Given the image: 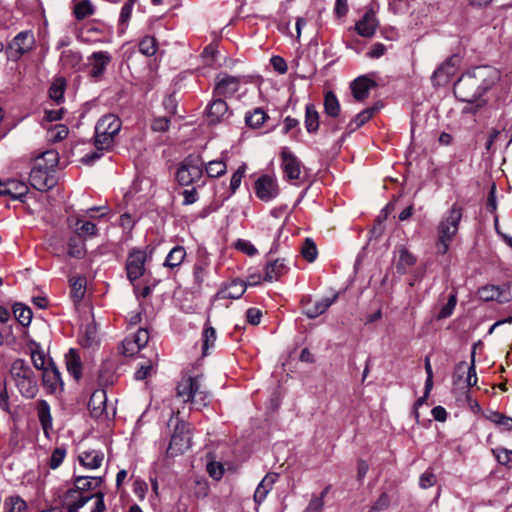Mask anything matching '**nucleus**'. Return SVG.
<instances>
[{"instance_id":"obj_29","label":"nucleus","mask_w":512,"mask_h":512,"mask_svg":"<svg viewBox=\"0 0 512 512\" xmlns=\"http://www.w3.org/2000/svg\"><path fill=\"white\" fill-rule=\"evenodd\" d=\"M104 454L100 450L83 451L79 455L80 463L89 469H97L102 465Z\"/></svg>"},{"instance_id":"obj_46","label":"nucleus","mask_w":512,"mask_h":512,"mask_svg":"<svg viewBox=\"0 0 512 512\" xmlns=\"http://www.w3.org/2000/svg\"><path fill=\"white\" fill-rule=\"evenodd\" d=\"M40 161L43 164V167L47 168L49 171L53 172L54 168L57 166L59 161L58 153L54 150H48L42 153L37 159L36 162Z\"/></svg>"},{"instance_id":"obj_30","label":"nucleus","mask_w":512,"mask_h":512,"mask_svg":"<svg viewBox=\"0 0 512 512\" xmlns=\"http://www.w3.org/2000/svg\"><path fill=\"white\" fill-rule=\"evenodd\" d=\"M65 362L68 372L76 379L79 380L82 375V364L78 352L75 349H70L65 355Z\"/></svg>"},{"instance_id":"obj_3","label":"nucleus","mask_w":512,"mask_h":512,"mask_svg":"<svg viewBox=\"0 0 512 512\" xmlns=\"http://www.w3.org/2000/svg\"><path fill=\"white\" fill-rule=\"evenodd\" d=\"M176 395L183 403H190L197 410L206 407L211 398L209 391L203 385L199 376L183 377L176 387Z\"/></svg>"},{"instance_id":"obj_2","label":"nucleus","mask_w":512,"mask_h":512,"mask_svg":"<svg viewBox=\"0 0 512 512\" xmlns=\"http://www.w3.org/2000/svg\"><path fill=\"white\" fill-rule=\"evenodd\" d=\"M463 216V208L454 203L446 211L437 225L436 249L440 255H445L458 233L459 225Z\"/></svg>"},{"instance_id":"obj_45","label":"nucleus","mask_w":512,"mask_h":512,"mask_svg":"<svg viewBox=\"0 0 512 512\" xmlns=\"http://www.w3.org/2000/svg\"><path fill=\"white\" fill-rule=\"evenodd\" d=\"M75 232L81 236H95L97 234V227L94 223L89 221H82L81 219H77L74 224Z\"/></svg>"},{"instance_id":"obj_38","label":"nucleus","mask_w":512,"mask_h":512,"mask_svg":"<svg viewBox=\"0 0 512 512\" xmlns=\"http://www.w3.org/2000/svg\"><path fill=\"white\" fill-rule=\"evenodd\" d=\"M71 286V297L74 302H80L85 295L86 291V279L85 277H75L70 279Z\"/></svg>"},{"instance_id":"obj_25","label":"nucleus","mask_w":512,"mask_h":512,"mask_svg":"<svg viewBox=\"0 0 512 512\" xmlns=\"http://www.w3.org/2000/svg\"><path fill=\"white\" fill-rule=\"evenodd\" d=\"M42 372L43 384L50 392L56 391L62 385L61 374L53 362H49L48 368Z\"/></svg>"},{"instance_id":"obj_39","label":"nucleus","mask_w":512,"mask_h":512,"mask_svg":"<svg viewBox=\"0 0 512 512\" xmlns=\"http://www.w3.org/2000/svg\"><path fill=\"white\" fill-rule=\"evenodd\" d=\"M13 313L17 321L24 327L28 326L32 320V310L23 305L22 303H16L13 305Z\"/></svg>"},{"instance_id":"obj_37","label":"nucleus","mask_w":512,"mask_h":512,"mask_svg":"<svg viewBox=\"0 0 512 512\" xmlns=\"http://www.w3.org/2000/svg\"><path fill=\"white\" fill-rule=\"evenodd\" d=\"M267 113L261 108H255L253 111H250L245 116L246 124L253 128L257 129L261 127V125L268 119Z\"/></svg>"},{"instance_id":"obj_17","label":"nucleus","mask_w":512,"mask_h":512,"mask_svg":"<svg viewBox=\"0 0 512 512\" xmlns=\"http://www.w3.org/2000/svg\"><path fill=\"white\" fill-rule=\"evenodd\" d=\"M378 25L375 11L373 8H369L363 17L356 22L355 30L360 36L370 38L375 34Z\"/></svg>"},{"instance_id":"obj_9","label":"nucleus","mask_w":512,"mask_h":512,"mask_svg":"<svg viewBox=\"0 0 512 512\" xmlns=\"http://www.w3.org/2000/svg\"><path fill=\"white\" fill-rule=\"evenodd\" d=\"M146 260L147 255L143 250L134 249L128 254L125 268L127 278L131 283H134L144 275Z\"/></svg>"},{"instance_id":"obj_22","label":"nucleus","mask_w":512,"mask_h":512,"mask_svg":"<svg viewBox=\"0 0 512 512\" xmlns=\"http://www.w3.org/2000/svg\"><path fill=\"white\" fill-rule=\"evenodd\" d=\"M247 284L240 279H234L216 294V299H239L246 291Z\"/></svg>"},{"instance_id":"obj_13","label":"nucleus","mask_w":512,"mask_h":512,"mask_svg":"<svg viewBox=\"0 0 512 512\" xmlns=\"http://www.w3.org/2000/svg\"><path fill=\"white\" fill-rule=\"evenodd\" d=\"M89 75L95 80L103 77L107 67L112 62V56L107 51H96L88 57Z\"/></svg>"},{"instance_id":"obj_23","label":"nucleus","mask_w":512,"mask_h":512,"mask_svg":"<svg viewBox=\"0 0 512 512\" xmlns=\"http://www.w3.org/2000/svg\"><path fill=\"white\" fill-rule=\"evenodd\" d=\"M376 82L369 77L363 75L356 78L350 85L353 97L357 101H362L369 96L371 88L376 87Z\"/></svg>"},{"instance_id":"obj_60","label":"nucleus","mask_w":512,"mask_h":512,"mask_svg":"<svg viewBox=\"0 0 512 512\" xmlns=\"http://www.w3.org/2000/svg\"><path fill=\"white\" fill-rule=\"evenodd\" d=\"M135 3V0H127V2L123 5L121 12H120V18L119 22L122 25H126L131 17L132 8Z\"/></svg>"},{"instance_id":"obj_11","label":"nucleus","mask_w":512,"mask_h":512,"mask_svg":"<svg viewBox=\"0 0 512 512\" xmlns=\"http://www.w3.org/2000/svg\"><path fill=\"white\" fill-rule=\"evenodd\" d=\"M241 78L237 76H231L228 74H219L216 77V84L214 87V97H231L240 88Z\"/></svg>"},{"instance_id":"obj_15","label":"nucleus","mask_w":512,"mask_h":512,"mask_svg":"<svg viewBox=\"0 0 512 512\" xmlns=\"http://www.w3.org/2000/svg\"><path fill=\"white\" fill-rule=\"evenodd\" d=\"M93 498L92 494L80 493L74 486L69 488L62 496L60 502L67 512H78L88 501Z\"/></svg>"},{"instance_id":"obj_49","label":"nucleus","mask_w":512,"mask_h":512,"mask_svg":"<svg viewBox=\"0 0 512 512\" xmlns=\"http://www.w3.org/2000/svg\"><path fill=\"white\" fill-rule=\"evenodd\" d=\"M488 418L491 422L499 426L502 431H512V418L500 412H493Z\"/></svg>"},{"instance_id":"obj_41","label":"nucleus","mask_w":512,"mask_h":512,"mask_svg":"<svg viewBox=\"0 0 512 512\" xmlns=\"http://www.w3.org/2000/svg\"><path fill=\"white\" fill-rule=\"evenodd\" d=\"M26 509L27 504L20 496H9L4 501L5 512H24Z\"/></svg>"},{"instance_id":"obj_51","label":"nucleus","mask_w":512,"mask_h":512,"mask_svg":"<svg viewBox=\"0 0 512 512\" xmlns=\"http://www.w3.org/2000/svg\"><path fill=\"white\" fill-rule=\"evenodd\" d=\"M216 331L212 326L206 325L202 334V350L203 355H207V351L209 348L214 347L215 341H216Z\"/></svg>"},{"instance_id":"obj_12","label":"nucleus","mask_w":512,"mask_h":512,"mask_svg":"<svg viewBox=\"0 0 512 512\" xmlns=\"http://www.w3.org/2000/svg\"><path fill=\"white\" fill-rule=\"evenodd\" d=\"M43 164L38 161L35 163L30 172L29 181L32 187L39 191L50 189L54 185V177Z\"/></svg>"},{"instance_id":"obj_42","label":"nucleus","mask_w":512,"mask_h":512,"mask_svg":"<svg viewBox=\"0 0 512 512\" xmlns=\"http://www.w3.org/2000/svg\"><path fill=\"white\" fill-rule=\"evenodd\" d=\"M81 60V54L71 49L63 51L60 58V62L65 68H75L80 64Z\"/></svg>"},{"instance_id":"obj_35","label":"nucleus","mask_w":512,"mask_h":512,"mask_svg":"<svg viewBox=\"0 0 512 512\" xmlns=\"http://www.w3.org/2000/svg\"><path fill=\"white\" fill-rule=\"evenodd\" d=\"M324 110L327 116L336 118L339 116L341 107L336 95L332 91L325 93Z\"/></svg>"},{"instance_id":"obj_31","label":"nucleus","mask_w":512,"mask_h":512,"mask_svg":"<svg viewBox=\"0 0 512 512\" xmlns=\"http://www.w3.org/2000/svg\"><path fill=\"white\" fill-rule=\"evenodd\" d=\"M37 413L42 429L45 435L48 436L49 430L52 428V416L50 412V406L47 401H38Z\"/></svg>"},{"instance_id":"obj_53","label":"nucleus","mask_w":512,"mask_h":512,"mask_svg":"<svg viewBox=\"0 0 512 512\" xmlns=\"http://www.w3.org/2000/svg\"><path fill=\"white\" fill-rule=\"evenodd\" d=\"M327 493L328 487L321 492L320 496H313L304 512H321L324 507V498Z\"/></svg>"},{"instance_id":"obj_55","label":"nucleus","mask_w":512,"mask_h":512,"mask_svg":"<svg viewBox=\"0 0 512 512\" xmlns=\"http://www.w3.org/2000/svg\"><path fill=\"white\" fill-rule=\"evenodd\" d=\"M68 254L70 257L80 259L85 255V245L76 239H70L68 243Z\"/></svg>"},{"instance_id":"obj_10","label":"nucleus","mask_w":512,"mask_h":512,"mask_svg":"<svg viewBox=\"0 0 512 512\" xmlns=\"http://www.w3.org/2000/svg\"><path fill=\"white\" fill-rule=\"evenodd\" d=\"M280 156L284 178L289 182L299 180L301 176V162L298 158L287 148L282 149Z\"/></svg>"},{"instance_id":"obj_21","label":"nucleus","mask_w":512,"mask_h":512,"mask_svg":"<svg viewBox=\"0 0 512 512\" xmlns=\"http://www.w3.org/2000/svg\"><path fill=\"white\" fill-rule=\"evenodd\" d=\"M335 299H336V296H334L332 298H323V299L315 301V302H312L311 299L304 300L302 303L303 313L308 318H311V319L316 318V317L322 315L323 313H325L326 310L333 304Z\"/></svg>"},{"instance_id":"obj_48","label":"nucleus","mask_w":512,"mask_h":512,"mask_svg":"<svg viewBox=\"0 0 512 512\" xmlns=\"http://www.w3.org/2000/svg\"><path fill=\"white\" fill-rule=\"evenodd\" d=\"M69 130L63 124H55L48 129V139L51 142H60L67 137Z\"/></svg>"},{"instance_id":"obj_1","label":"nucleus","mask_w":512,"mask_h":512,"mask_svg":"<svg viewBox=\"0 0 512 512\" xmlns=\"http://www.w3.org/2000/svg\"><path fill=\"white\" fill-rule=\"evenodd\" d=\"M500 78L499 71L491 66H478L464 73L454 84V95L457 99L474 106L463 109L465 113H476L486 103L481 99Z\"/></svg>"},{"instance_id":"obj_32","label":"nucleus","mask_w":512,"mask_h":512,"mask_svg":"<svg viewBox=\"0 0 512 512\" xmlns=\"http://www.w3.org/2000/svg\"><path fill=\"white\" fill-rule=\"evenodd\" d=\"M102 483L101 477H87L78 476L74 480V487L83 494H88L90 490H93L100 486Z\"/></svg>"},{"instance_id":"obj_54","label":"nucleus","mask_w":512,"mask_h":512,"mask_svg":"<svg viewBox=\"0 0 512 512\" xmlns=\"http://www.w3.org/2000/svg\"><path fill=\"white\" fill-rule=\"evenodd\" d=\"M207 275L208 264L205 261L196 263L193 269V276L197 285L200 286L205 281Z\"/></svg>"},{"instance_id":"obj_50","label":"nucleus","mask_w":512,"mask_h":512,"mask_svg":"<svg viewBox=\"0 0 512 512\" xmlns=\"http://www.w3.org/2000/svg\"><path fill=\"white\" fill-rule=\"evenodd\" d=\"M457 304V295L456 293H451L449 299L445 305H443L438 314L436 315L437 320H442L450 317L456 307Z\"/></svg>"},{"instance_id":"obj_18","label":"nucleus","mask_w":512,"mask_h":512,"mask_svg":"<svg viewBox=\"0 0 512 512\" xmlns=\"http://www.w3.org/2000/svg\"><path fill=\"white\" fill-rule=\"evenodd\" d=\"M28 190V186L19 180L9 179L7 181L0 182V196H9L12 200L23 201Z\"/></svg>"},{"instance_id":"obj_20","label":"nucleus","mask_w":512,"mask_h":512,"mask_svg":"<svg viewBox=\"0 0 512 512\" xmlns=\"http://www.w3.org/2000/svg\"><path fill=\"white\" fill-rule=\"evenodd\" d=\"M229 115L227 103L219 98L215 99L209 104L206 110L207 121L210 124H217L225 120Z\"/></svg>"},{"instance_id":"obj_61","label":"nucleus","mask_w":512,"mask_h":512,"mask_svg":"<svg viewBox=\"0 0 512 512\" xmlns=\"http://www.w3.org/2000/svg\"><path fill=\"white\" fill-rule=\"evenodd\" d=\"M208 474L215 480H219L224 473L223 465L219 462H209L207 464Z\"/></svg>"},{"instance_id":"obj_8","label":"nucleus","mask_w":512,"mask_h":512,"mask_svg":"<svg viewBox=\"0 0 512 512\" xmlns=\"http://www.w3.org/2000/svg\"><path fill=\"white\" fill-rule=\"evenodd\" d=\"M35 45V37L32 31L26 30L18 33L8 45L6 53L8 58L14 61L31 51Z\"/></svg>"},{"instance_id":"obj_7","label":"nucleus","mask_w":512,"mask_h":512,"mask_svg":"<svg viewBox=\"0 0 512 512\" xmlns=\"http://www.w3.org/2000/svg\"><path fill=\"white\" fill-rule=\"evenodd\" d=\"M191 446L189 427L185 422H178L172 434L170 444L167 448L169 456L183 454Z\"/></svg>"},{"instance_id":"obj_57","label":"nucleus","mask_w":512,"mask_h":512,"mask_svg":"<svg viewBox=\"0 0 512 512\" xmlns=\"http://www.w3.org/2000/svg\"><path fill=\"white\" fill-rule=\"evenodd\" d=\"M246 171V165L242 164L232 175L230 180V189L232 193H235L239 188L242 178L244 177Z\"/></svg>"},{"instance_id":"obj_26","label":"nucleus","mask_w":512,"mask_h":512,"mask_svg":"<svg viewBox=\"0 0 512 512\" xmlns=\"http://www.w3.org/2000/svg\"><path fill=\"white\" fill-rule=\"evenodd\" d=\"M187 256L185 247L174 246L167 254L163 266L169 270H175L181 266Z\"/></svg>"},{"instance_id":"obj_6","label":"nucleus","mask_w":512,"mask_h":512,"mask_svg":"<svg viewBox=\"0 0 512 512\" xmlns=\"http://www.w3.org/2000/svg\"><path fill=\"white\" fill-rule=\"evenodd\" d=\"M204 164L200 157L189 155L179 165L176 180L182 186L197 182L203 175Z\"/></svg>"},{"instance_id":"obj_44","label":"nucleus","mask_w":512,"mask_h":512,"mask_svg":"<svg viewBox=\"0 0 512 512\" xmlns=\"http://www.w3.org/2000/svg\"><path fill=\"white\" fill-rule=\"evenodd\" d=\"M94 13V7L90 0H79L74 5L76 19L83 20Z\"/></svg>"},{"instance_id":"obj_24","label":"nucleus","mask_w":512,"mask_h":512,"mask_svg":"<svg viewBox=\"0 0 512 512\" xmlns=\"http://www.w3.org/2000/svg\"><path fill=\"white\" fill-rule=\"evenodd\" d=\"M279 474L268 473L258 484L254 493V501L257 504H261L267 497V494L272 489L275 482L278 480Z\"/></svg>"},{"instance_id":"obj_43","label":"nucleus","mask_w":512,"mask_h":512,"mask_svg":"<svg viewBox=\"0 0 512 512\" xmlns=\"http://www.w3.org/2000/svg\"><path fill=\"white\" fill-rule=\"evenodd\" d=\"M227 165L223 160H212L205 165L206 174L211 178H217L226 173Z\"/></svg>"},{"instance_id":"obj_14","label":"nucleus","mask_w":512,"mask_h":512,"mask_svg":"<svg viewBox=\"0 0 512 512\" xmlns=\"http://www.w3.org/2000/svg\"><path fill=\"white\" fill-rule=\"evenodd\" d=\"M256 196L265 202L274 199L279 193V187L275 177L270 175H263L255 182Z\"/></svg>"},{"instance_id":"obj_56","label":"nucleus","mask_w":512,"mask_h":512,"mask_svg":"<svg viewBox=\"0 0 512 512\" xmlns=\"http://www.w3.org/2000/svg\"><path fill=\"white\" fill-rule=\"evenodd\" d=\"M140 347L136 344L131 336H127L121 346V353L125 356H133L140 351Z\"/></svg>"},{"instance_id":"obj_47","label":"nucleus","mask_w":512,"mask_h":512,"mask_svg":"<svg viewBox=\"0 0 512 512\" xmlns=\"http://www.w3.org/2000/svg\"><path fill=\"white\" fill-rule=\"evenodd\" d=\"M139 51L145 56H153L157 51V40L153 36H145L139 42Z\"/></svg>"},{"instance_id":"obj_62","label":"nucleus","mask_w":512,"mask_h":512,"mask_svg":"<svg viewBox=\"0 0 512 512\" xmlns=\"http://www.w3.org/2000/svg\"><path fill=\"white\" fill-rule=\"evenodd\" d=\"M130 336L140 349L144 348L149 341V332L146 329H138L136 333Z\"/></svg>"},{"instance_id":"obj_64","label":"nucleus","mask_w":512,"mask_h":512,"mask_svg":"<svg viewBox=\"0 0 512 512\" xmlns=\"http://www.w3.org/2000/svg\"><path fill=\"white\" fill-rule=\"evenodd\" d=\"M64 95V84L61 83H54L50 89H49V96L56 102H60V100L63 99Z\"/></svg>"},{"instance_id":"obj_40","label":"nucleus","mask_w":512,"mask_h":512,"mask_svg":"<svg viewBox=\"0 0 512 512\" xmlns=\"http://www.w3.org/2000/svg\"><path fill=\"white\" fill-rule=\"evenodd\" d=\"M31 360L34 367L42 371L48 368L49 362H52V360L46 359L44 350L38 344L31 348Z\"/></svg>"},{"instance_id":"obj_16","label":"nucleus","mask_w":512,"mask_h":512,"mask_svg":"<svg viewBox=\"0 0 512 512\" xmlns=\"http://www.w3.org/2000/svg\"><path fill=\"white\" fill-rule=\"evenodd\" d=\"M107 395L104 389L95 390L89 400L88 408L90 414L95 419L108 418L107 408Z\"/></svg>"},{"instance_id":"obj_33","label":"nucleus","mask_w":512,"mask_h":512,"mask_svg":"<svg viewBox=\"0 0 512 512\" xmlns=\"http://www.w3.org/2000/svg\"><path fill=\"white\" fill-rule=\"evenodd\" d=\"M478 297L483 301H498L505 302L508 299L503 296L502 291L498 286L487 285L478 290Z\"/></svg>"},{"instance_id":"obj_63","label":"nucleus","mask_w":512,"mask_h":512,"mask_svg":"<svg viewBox=\"0 0 512 512\" xmlns=\"http://www.w3.org/2000/svg\"><path fill=\"white\" fill-rule=\"evenodd\" d=\"M153 369V364L151 360L146 361L141 364L139 368L135 372V379L144 380L148 375H150Z\"/></svg>"},{"instance_id":"obj_36","label":"nucleus","mask_w":512,"mask_h":512,"mask_svg":"<svg viewBox=\"0 0 512 512\" xmlns=\"http://www.w3.org/2000/svg\"><path fill=\"white\" fill-rule=\"evenodd\" d=\"M379 110V107L377 105L367 108L360 113H358L355 118L348 124V128L351 131H354L361 126H363L366 122H368L372 116Z\"/></svg>"},{"instance_id":"obj_27","label":"nucleus","mask_w":512,"mask_h":512,"mask_svg":"<svg viewBox=\"0 0 512 512\" xmlns=\"http://www.w3.org/2000/svg\"><path fill=\"white\" fill-rule=\"evenodd\" d=\"M288 267L285 263V259H276L268 262L265 266L264 280L272 282L278 280L281 276L286 274Z\"/></svg>"},{"instance_id":"obj_19","label":"nucleus","mask_w":512,"mask_h":512,"mask_svg":"<svg viewBox=\"0 0 512 512\" xmlns=\"http://www.w3.org/2000/svg\"><path fill=\"white\" fill-rule=\"evenodd\" d=\"M460 65V57L452 55L446 59L433 73V79L438 83H446L454 75Z\"/></svg>"},{"instance_id":"obj_5","label":"nucleus","mask_w":512,"mask_h":512,"mask_svg":"<svg viewBox=\"0 0 512 512\" xmlns=\"http://www.w3.org/2000/svg\"><path fill=\"white\" fill-rule=\"evenodd\" d=\"M122 122L115 114L102 116L95 126V146L98 150H108L120 132Z\"/></svg>"},{"instance_id":"obj_52","label":"nucleus","mask_w":512,"mask_h":512,"mask_svg":"<svg viewBox=\"0 0 512 512\" xmlns=\"http://www.w3.org/2000/svg\"><path fill=\"white\" fill-rule=\"evenodd\" d=\"M301 254L304 259L308 262H313L317 257V247L314 241L310 238H306L301 249Z\"/></svg>"},{"instance_id":"obj_34","label":"nucleus","mask_w":512,"mask_h":512,"mask_svg":"<svg viewBox=\"0 0 512 512\" xmlns=\"http://www.w3.org/2000/svg\"><path fill=\"white\" fill-rule=\"evenodd\" d=\"M305 128L308 133H315L319 129V113L314 104H307L305 108Z\"/></svg>"},{"instance_id":"obj_28","label":"nucleus","mask_w":512,"mask_h":512,"mask_svg":"<svg viewBox=\"0 0 512 512\" xmlns=\"http://www.w3.org/2000/svg\"><path fill=\"white\" fill-rule=\"evenodd\" d=\"M397 251V271L401 274H405L411 267L416 264L417 258L405 246H400Z\"/></svg>"},{"instance_id":"obj_4","label":"nucleus","mask_w":512,"mask_h":512,"mask_svg":"<svg viewBox=\"0 0 512 512\" xmlns=\"http://www.w3.org/2000/svg\"><path fill=\"white\" fill-rule=\"evenodd\" d=\"M11 375L21 395L32 399L38 392L37 379L33 370L23 359H16L11 366Z\"/></svg>"},{"instance_id":"obj_58","label":"nucleus","mask_w":512,"mask_h":512,"mask_svg":"<svg viewBox=\"0 0 512 512\" xmlns=\"http://www.w3.org/2000/svg\"><path fill=\"white\" fill-rule=\"evenodd\" d=\"M66 456V449L65 448H56L53 452H52V455L50 457V461H49V466L51 469H56L58 468L64 458Z\"/></svg>"},{"instance_id":"obj_59","label":"nucleus","mask_w":512,"mask_h":512,"mask_svg":"<svg viewBox=\"0 0 512 512\" xmlns=\"http://www.w3.org/2000/svg\"><path fill=\"white\" fill-rule=\"evenodd\" d=\"M497 461L502 465L512 466V451L499 448L495 450Z\"/></svg>"}]
</instances>
